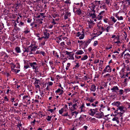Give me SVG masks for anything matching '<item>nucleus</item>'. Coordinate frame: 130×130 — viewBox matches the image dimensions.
<instances>
[{"label": "nucleus", "mask_w": 130, "mask_h": 130, "mask_svg": "<svg viewBox=\"0 0 130 130\" xmlns=\"http://www.w3.org/2000/svg\"><path fill=\"white\" fill-rule=\"evenodd\" d=\"M73 11L74 12L78 15H81L82 14V12L80 8L77 7V6H75L73 7Z\"/></svg>", "instance_id": "f257e3e1"}, {"label": "nucleus", "mask_w": 130, "mask_h": 130, "mask_svg": "<svg viewBox=\"0 0 130 130\" xmlns=\"http://www.w3.org/2000/svg\"><path fill=\"white\" fill-rule=\"evenodd\" d=\"M29 46L30 48V50L34 52L36 51V49H37L38 47V46L36 45L34 42H32Z\"/></svg>", "instance_id": "f03ea898"}, {"label": "nucleus", "mask_w": 130, "mask_h": 130, "mask_svg": "<svg viewBox=\"0 0 130 130\" xmlns=\"http://www.w3.org/2000/svg\"><path fill=\"white\" fill-rule=\"evenodd\" d=\"M95 14V10H90L89 12V14L88 15V16H89L90 18L94 19L96 17V15Z\"/></svg>", "instance_id": "7ed1b4c3"}, {"label": "nucleus", "mask_w": 130, "mask_h": 130, "mask_svg": "<svg viewBox=\"0 0 130 130\" xmlns=\"http://www.w3.org/2000/svg\"><path fill=\"white\" fill-rule=\"evenodd\" d=\"M105 11H103L100 12L97 16H96V18L98 20H102L103 17L105 15Z\"/></svg>", "instance_id": "20e7f679"}, {"label": "nucleus", "mask_w": 130, "mask_h": 130, "mask_svg": "<svg viewBox=\"0 0 130 130\" xmlns=\"http://www.w3.org/2000/svg\"><path fill=\"white\" fill-rule=\"evenodd\" d=\"M113 16L116 18L118 20H123V17L120 14L119 12L113 14Z\"/></svg>", "instance_id": "39448f33"}, {"label": "nucleus", "mask_w": 130, "mask_h": 130, "mask_svg": "<svg viewBox=\"0 0 130 130\" xmlns=\"http://www.w3.org/2000/svg\"><path fill=\"white\" fill-rule=\"evenodd\" d=\"M112 69L111 68L110 66L109 65H107L106 67L103 71L102 72V74H103L106 72H111Z\"/></svg>", "instance_id": "423d86ee"}, {"label": "nucleus", "mask_w": 130, "mask_h": 130, "mask_svg": "<svg viewBox=\"0 0 130 130\" xmlns=\"http://www.w3.org/2000/svg\"><path fill=\"white\" fill-rule=\"evenodd\" d=\"M98 109L95 108V109H90L89 111L90 112V115L92 116H94L96 113V112H98Z\"/></svg>", "instance_id": "0eeeda50"}, {"label": "nucleus", "mask_w": 130, "mask_h": 130, "mask_svg": "<svg viewBox=\"0 0 130 130\" xmlns=\"http://www.w3.org/2000/svg\"><path fill=\"white\" fill-rule=\"evenodd\" d=\"M104 116V113L102 112L96 113L95 115V117L98 118H102Z\"/></svg>", "instance_id": "6e6552de"}, {"label": "nucleus", "mask_w": 130, "mask_h": 130, "mask_svg": "<svg viewBox=\"0 0 130 130\" xmlns=\"http://www.w3.org/2000/svg\"><path fill=\"white\" fill-rule=\"evenodd\" d=\"M29 64L31 67L32 68L34 69L36 68L37 67H38L37 66V63L36 62H34L32 63L29 62Z\"/></svg>", "instance_id": "1a4fd4ad"}, {"label": "nucleus", "mask_w": 130, "mask_h": 130, "mask_svg": "<svg viewBox=\"0 0 130 130\" xmlns=\"http://www.w3.org/2000/svg\"><path fill=\"white\" fill-rule=\"evenodd\" d=\"M119 88L117 86H114L111 89V90L112 91V92L117 93L118 91L119 90Z\"/></svg>", "instance_id": "9d476101"}, {"label": "nucleus", "mask_w": 130, "mask_h": 130, "mask_svg": "<svg viewBox=\"0 0 130 130\" xmlns=\"http://www.w3.org/2000/svg\"><path fill=\"white\" fill-rule=\"evenodd\" d=\"M66 54L68 55L71 59H74V58L73 57V55L74 54L73 53L72 54L71 52H69L68 51H66Z\"/></svg>", "instance_id": "9b49d317"}, {"label": "nucleus", "mask_w": 130, "mask_h": 130, "mask_svg": "<svg viewBox=\"0 0 130 130\" xmlns=\"http://www.w3.org/2000/svg\"><path fill=\"white\" fill-rule=\"evenodd\" d=\"M86 115H81L79 118V119L80 122L84 121L85 120V119L86 118Z\"/></svg>", "instance_id": "f8f14e48"}, {"label": "nucleus", "mask_w": 130, "mask_h": 130, "mask_svg": "<svg viewBox=\"0 0 130 130\" xmlns=\"http://www.w3.org/2000/svg\"><path fill=\"white\" fill-rule=\"evenodd\" d=\"M117 115L115 114L114 117L112 118V120L113 121H116L117 123L118 124L119 123L120 119L118 117L116 116Z\"/></svg>", "instance_id": "ddd939ff"}, {"label": "nucleus", "mask_w": 130, "mask_h": 130, "mask_svg": "<svg viewBox=\"0 0 130 130\" xmlns=\"http://www.w3.org/2000/svg\"><path fill=\"white\" fill-rule=\"evenodd\" d=\"M71 15V13L69 12H66L64 16V19L65 20H66L70 17Z\"/></svg>", "instance_id": "4468645a"}, {"label": "nucleus", "mask_w": 130, "mask_h": 130, "mask_svg": "<svg viewBox=\"0 0 130 130\" xmlns=\"http://www.w3.org/2000/svg\"><path fill=\"white\" fill-rule=\"evenodd\" d=\"M85 104L83 103L79 108L80 109V112H84L85 111Z\"/></svg>", "instance_id": "2eb2a0df"}, {"label": "nucleus", "mask_w": 130, "mask_h": 130, "mask_svg": "<svg viewBox=\"0 0 130 130\" xmlns=\"http://www.w3.org/2000/svg\"><path fill=\"white\" fill-rule=\"evenodd\" d=\"M121 103L119 101H117L116 102H114L112 104V105L117 107H118L119 105Z\"/></svg>", "instance_id": "dca6fc26"}, {"label": "nucleus", "mask_w": 130, "mask_h": 130, "mask_svg": "<svg viewBox=\"0 0 130 130\" xmlns=\"http://www.w3.org/2000/svg\"><path fill=\"white\" fill-rule=\"evenodd\" d=\"M96 86L94 85H92L90 88V90L91 91L95 92L96 90Z\"/></svg>", "instance_id": "f3484780"}, {"label": "nucleus", "mask_w": 130, "mask_h": 130, "mask_svg": "<svg viewBox=\"0 0 130 130\" xmlns=\"http://www.w3.org/2000/svg\"><path fill=\"white\" fill-rule=\"evenodd\" d=\"M110 19L111 20V21L113 23V24H112V25L114 23L116 22L117 21V19L115 18L114 16H111L110 18Z\"/></svg>", "instance_id": "a211bd4d"}, {"label": "nucleus", "mask_w": 130, "mask_h": 130, "mask_svg": "<svg viewBox=\"0 0 130 130\" xmlns=\"http://www.w3.org/2000/svg\"><path fill=\"white\" fill-rule=\"evenodd\" d=\"M103 18V21L104 22L106 23H108V24L110 25H112V24H111V23L110 22H108L109 20L108 18Z\"/></svg>", "instance_id": "6ab92c4d"}, {"label": "nucleus", "mask_w": 130, "mask_h": 130, "mask_svg": "<svg viewBox=\"0 0 130 130\" xmlns=\"http://www.w3.org/2000/svg\"><path fill=\"white\" fill-rule=\"evenodd\" d=\"M44 34L45 36L44 38L45 39H48V38L50 37V34L48 32H44Z\"/></svg>", "instance_id": "aec40b11"}, {"label": "nucleus", "mask_w": 130, "mask_h": 130, "mask_svg": "<svg viewBox=\"0 0 130 130\" xmlns=\"http://www.w3.org/2000/svg\"><path fill=\"white\" fill-rule=\"evenodd\" d=\"M85 42V47H87V45L89 44L90 42V39H88L85 41H84Z\"/></svg>", "instance_id": "412c9836"}, {"label": "nucleus", "mask_w": 130, "mask_h": 130, "mask_svg": "<svg viewBox=\"0 0 130 130\" xmlns=\"http://www.w3.org/2000/svg\"><path fill=\"white\" fill-rule=\"evenodd\" d=\"M100 30L101 31H100L99 32V35H100L102 34L103 32V31H105L106 30L104 28L103 26L100 27Z\"/></svg>", "instance_id": "4be33fe9"}, {"label": "nucleus", "mask_w": 130, "mask_h": 130, "mask_svg": "<svg viewBox=\"0 0 130 130\" xmlns=\"http://www.w3.org/2000/svg\"><path fill=\"white\" fill-rule=\"evenodd\" d=\"M93 4H95V5L99 6L101 4V1H95L93 2Z\"/></svg>", "instance_id": "5701e85b"}, {"label": "nucleus", "mask_w": 130, "mask_h": 130, "mask_svg": "<svg viewBox=\"0 0 130 130\" xmlns=\"http://www.w3.org/2000/svg\"><path fill=\"white\" fill-rule=\"evenodd\" d=\"M84 53L83 52V51L82 50H78L76 52L75 54L77 55H82Z\"/></svg>", "instance_id": "b1692460"}, {"label": "nucleus", "mask_w": 130, "mask_h": 130, "mask_svg": "<svg viewBox=\"0 0 130 130\" xmlns=\"http://www.w3.org/2000/svg\"><path fill=\"white\" fill-rule=\"evenodd\" d=\"M15 50L16 53H20L21 52L20 48L18 46L16 47L15 48Z\"/></svg>", "instance_id": "393cba45"}, {"label": "nucleus", "mask_w": 130, "mask_h": 130, "mask_svg": "<svg viewBox=\"0 0 130 130\" xmlns=\"http://www.w3.org/2000/svg\"><path fill=\"white\" fill-rule=\"evenodd\" d=\"M28 99H29V96L27 95L24 96L23 97V100L25 102Z\"/></svg>", "instance_id": "a878e982"}, {"label": "nucleus", "mask_w": 130, "mask_h": 130, "mask_svg": "<svg viewBox=\"0 0 130 130\" xmlns=\"http://www.w3.org/2000/svg\"><path fill=\"white\" fill-rule=\"evenodd\" d=\"M119 92L117 93V94L119 95H121L123 94L124 92L123 90L120 89L119 91Z\"/></svg>", "instance_id": "bb28decb"}, {"label": "nucleus", "mask_w": 130, "mask_h": 130, "mask_svg": "<svg viewBox=\"0 0 130 130\" xmlns=\"http://www.w3.org/2000/svg\"><path fill=\"white\" fill-rule=\"evenodd\" d=\"M40 82L39 79H37L36 78H35V82L34 83V84H38L39 82Z\"/></svg>", "instance_id": "cd10ccee"}, {"label": "nucleus", "mask_w": 130, "mask_h": 130, "mask_svg": "<svg viewBox=\"0 0 130 130\" xmlns=\"http://www.w3.org/2000/svg\"><path fill=\"white\" fill-rule=\"evenodd\" d=\"M130 54L128 53H127L126 54H125L124 56V58L126 59H128L130 58Z\"/></svg>", "instance_id": "c85d7f7f"}, {"label": "nucleus", "mask_w": 130, "mask_h": 130, "mask_svg": "<svg viewBox=\"0 0 130 130\" xmlns=\"http://www.w3.org/2000/svg\"><path fill=\"white\" fill-rule=\"evenodd\" d=\"M72 107H73V110H76L77 109V107H78L77 106V104L75 103V104H73L72 105Z\"/></svg>", "instance_id": "c756f323"}, {"label": "nucleus", "mask_w": 130, "mask_h": 130, "mask_svg": "<svg viewBox=\"0 0 130 130\" xmlns=\"http://www.w3.org/2000/svg\"><path fill=\"white\" fill-rule=\"evenodd\" d=\"M75 63L76 64L75 66L74 67L73 69H76L79 67L80 66V65L79 63Z\"/></svg>", "instance_id": "7c9ffc66"}, {"label": "nucleus", "mask_w": 130, "mask_h": 130, "mask_svg": "<svg viewBox=\"0 0 130 130\" xmlns=\"http://www.w3.org/2000/svg\"><path fill=\"white\" fill-rule=\"evenodd\" d=\"M33 69L35 70L34 71L36 74H38V73L39 72V67H37L36 68H35V69Z\"/></svg>", "instance_id": "2f4dec72"}, {"label": "nucleus", "mask_w": 130, "mask_h": 130, "mask_svg": "<svg viewBox=\"0 0 130 130\" xmlns=\"http://www.w3.org/2000/svg\"><path fill=\"white\" fill-rule=\"evenodd\" d=\"M124 107H123L122 106H119L117 108V109H118V110L119 109L120 110V111H121V112H123V109L124 108Z\"/></svg>", "instance_id": "473e14b6"}, {"label": "nucleus", "mask_w": 130, "mask_h": 130, "mask_svg": "<svg viewBox=\"0 0 130 130\" xmlns=\"http://www.w3.org/2000/svg\"><path fill=\"white\" fill-rule=\"evenodd\" d=\"M53 53L54 55L55 56H56L57 58H59V56L58 55V54L57 52L55 51H53Z\"/></svg>", "instance_id": "72a5a7b5"}, {"label": "nucleus", "mask_w": 130, "mask_h": 130, "mask_svg": "<svg viewBox=\"0 0 130 130\" xmlns=\"http://www.w3.org/2000/svg\"><path fill=\"white\" fill-rule=\"evenodd\" d=\"M111 27V26L110 25L108 26L105 29V31H106L107 32H108L109 31V30Z\"/></svg>", "instance_id": "f704fd0d"}, {"label": "nucleus", "mask_w": 130, "mask_h": 130, "mask_svg": "<svg viewBox=\"0 0 130 130\" xmlns=\"http://www.w3.org/2000/svg\"><path fill=\"white\" fill-rule=\"evenodd\" d=\"M94 24H91L88 23V28L91 29L93 27Z\"/></svg>", "instance_id": "c9c22d12"}, {"label": "nucleus", "mask_w": 130, "mask_h": 130, "mask_svg": "<svg viewBox=\"0 0 130 130\" xmlns=\"http://www.w3.org/2000/svg\"><path fill=\"white\" fill-rule=\"evenodd\" d=\"M88 57L87 55H85L81 59V60H84L87 59Z\"/></svg>", "instance_id": "e433bc0d"}, {"label": "nucleus", "mask_w": 130, "mask_h": 130, "mask_svg": "<svg viewBox=\"0 0 130 130\" xmlns=\"http://www.w3.org/2000/svg\"><path fill=\"white\" fill-rule=\"evenodd\" d=\"M86 100H88V101H89L90 103H92L94 101V99H92V98L91 99L90 98H88Z\"/></svg>", "instance_id": "4c0bfd02"}, {"label": "nucleus", "mask_w": 130, "mask_h": 130, "mask_svg": "<svg viewBox=\"0 0 130 130\" xmlns=\"http://www.w3.org/2000/svg\"><path fill=\"white\" fill-rule=\"evenodd\" d=\"M52 117V116H47V117L46 118V119L47 121H51Z\"/></svg>", "instance_id": "58836bf2"}, {"label": "nucleus", "mask_w": 130, "mask_h": 130, "mask_svg": "<svg viewBox=\"0 0 130 130\" xmlns=\"http://www.w3.org/2000/svg\"><path fill=\"white\" fill-rule=\"evenodd\" d=\"M100 7L101 8L104 9H106V5L105 4H103L102 6H101Z\"/></svg>", "instance_id": "ea45409f"}, {"label": "nucleus", "mask_w": 130, "mask_h": 130, "mask_svg": "<svg viewBox=\"0 0 130 130\" xmlns=\"http://www.w3.org/2000/svg\"><path fill=\"white\" fill-rule=\"evenodd\" d=\"M71 64L69 63H68L67 65V66L66 67V70H68L69 69V68L70 67V65H71Z\"/></svg>", "instance_id": "a19ab883"}, {"label": "nucleus", "mask_w": 130, "mask_h": 130, "mask_svg": "<svg viewBox=\"0 0 130 130\" xmlns=\"http://www.w3.org/2000/svg\"><path fill=\"white\" fill-rule=\"evenodd\" d=\"M84 37V34H82L79 36V38L80 39H83Z\"/></svg>", "instance_id": "79ce46f5"}, {"label": "nucleus", "mask_w": 130, "mask_h": 130, "mask_svg": "<svg viewBox=\"0 0 130 130\" xmlns=\"http://www.w3.org/2000/svg\"><path fill=\"white\" fill-rule=\"evenodd\" d=\"M23 50L24 53H25V52H27V53H28V50H27L26 47H23Z\"/></svg>", "instance_id": "37998d69"}, {"label": "nucleus", "mask_w": 130, "mask_h": 130, "mask_svg": "<svg viewBox=\"0 0 130 130\" xmlns=\"http://www.w3.org/2000/svg\"><path fill=\"white\" fill-rule=\"evenodd\" d=\"M94 21H93L91 20L90 19L89 21H88V23L91 24H94L95 23L93 22Z\"/></svg>", "instance_id": "c03bdc74"}, {"label": "nucleus", "mask_w": 130, "mask_h": 130, "mask_svg": "<svg viewBox=\"0 0 130 130\" xmlns=\"http://www.w3.org/2000/svg\"><path fill=\"white\" fill-rule=\"evenodd\" d=\"M96 6V5H95V4H93V5L91 7L92 8H91L90 9L91 10H95L94 9H95V6Z\"/></svg>", "instance_id": "a18cd8bd"}, {"label": "nucleus", "mask_w": 130, "mask_h": 130, "mask_svg": "<svg viewBox=\"0 0 130 130\" xmlns=\"http://www.w3.org/2000/svg\"><path fill=\"white\" fill-rule=\"evenodd\" d=\"M64 111V109L62 108L61 109L59 110V112L60 114H62Z\"/></svg>", "instance_id": "49530a36"}, {"label": "nucleus", "mask_w": 130, "mask_h": 130, "mask_svg": "<svg viewBox=\"0 0 130 130\" xmlns=\"http://www.w3.org/2000/svg\"><path fill=\"white\" fill-rule=\"evenodd\" d=\"M24 25V23L22 22H20V23L19 24V25L20 27L23 26Z\"/></svg>", "instance_id": "de8ad7c7"}, {"label": "nucleus", "mask_w": 130, "mask_h": 130, "mask_svg": "<svg viewBox=\"0 0 130 130\" xmlns=\"http://www.w3.org/2000/svg\"><path fill=\"white\" fill-rule=\"evenodd\" d=\"M112 45H109L106 48V50H109L110 49L112 48Z\"/></svg>", "instance_id": "09e8293b"}, {"label": "nucleus", "mask_w": 130, "mask_h": 130, "mask_svg": "<svg viewBox=\"0 0 130 130\" xmlns=\"http://www.w3.org/2000/svg\"><path fill=\"white\" fill-rule=\"evenodd\" d=\"M105 1V3L108 5L109 4L110 2V0H104Z\"/></svg>", "instance_id": "8fccbe9b"}, {"label": "nucleus", "mask_w": 130, "mask_h": 130, "mask_svg": "<svg viewBox=\"0 0 130 130\" xmlns=\"http://www.w3.org/2000/svg\"><path fill=\"white\" fill-rule=\"evenodd\" d=\"M45 14V13H40V14L41 16V18H43L45 17V16H44V15Z\"/></svg>", "instance_id": "3c124183"}, {"label": "nucleus", "mask_w": 130, "mask_h": 130, "mask_svg": "<svg viewBox=\"0 0 130 130\" xmlns=\"http://www.w3.org/2000/svg\"><path fill=\"white\" fill-rule=\"evenodd\" d=\"M98 44V41H94L93 45L94 46H95Z\"/></svg>", "instance_id": "603ef678"}, {"label": "nucleus", "mask_w": 130, "mask_h": 130, "mask_svg": "<svg viewBox=\"0 0 130 130\" xmlns=\"http://www.w3.org/2000/svg\"><path fill=\"white\" fill-rule=\"evenodd\" d=\"M38 115H39V116L41 117H42L43 115L41 111H39V112Z\"/></svg>", "instance_id": "864d4df0"}, {"label": "nucleus", "mask_w": 130, "mask_h": 130, "mask_svg": "<svg viewBox=\"0 0 130 130\" xmlns=\"http://www.w3.org/2000/svg\"><path fill=\"white\" fill-rule=\"evenodd\" d=\"M24 69L26 70L28 68H29V66L28 65H25L24 67Z\"/></svg>", "instance_id": "5fc2aeb1"}, {"label": "nucleus", "mask_w": 130, "mask_h": 130, "mask_svg": "<svg viewBox=\"0 0 130 130\" xmlns=\"http://www.w3.org/2000/svg\"><path fill=\"white\" fill-rule=\"evenodd\" d=\"M78 112L76 111H75L74 112H73L72 113V116H73L74 115V114L75 113L76 115V116H77L78 114Z\"/></svg>", "instance_id": "6e6d98bb"}, {"label": "nucleus", "mask_w": 130, "mask_h": 130, "mask_svg": "<svg viewBox=\"0 0 130 130\" xmlns=\"http://www.w3.org/2000/svg\"><path fill=\"white\" fill-rule=\"evenodd\" d=\"M59 16V15L58 14H54L53 15V17L55 18L56 17H58Z\"/></svg>", "instance_id": "4d7b16f0"}, {"label": "nucleus", "mask_w": 130, "mask_h": 130, "mask_svg": "<svg viewBox=\"0 0 130 130\" xmlns=\"http://www.w3.org/2000/svg\"><path fill=\"white\" fill-rule=\"evenodd\" d=\"M110 77V74L109 73H108L104 76V77Z\"/></svg>", "instance_id": "13d9d810"}, {"label": "nucleus", "mask_w": 130, "mask_h": 130, "mask_svg": "<svg viewBox=\"0 0 130 130\" xmlns=\"http://www.w3.org/2000/svg\"><path fill=\"white\" fill-rule=\"evenodd\" d=\"M53 20L52 23L53 24V25H55L56 24V23L55 22V21L54 19H53Z\"/></svg>", "instance_id": "bf43d9fd"}, {"label": "nucleus", "mask_w": 130, "mask_h": 130, "mask_svg": "<svg viewBox=\"0 0 130 130\" xmlns=\"http://www.w3.org/2000/svg\"><path fill=\"white\" fill-rule=\"evenodd\" d=\"M11 71L13 72L16 73L17 69L12 68V67H11Z\"/></svg>", "instance_id": "052dcab7"}, {"label": "nucleus", "mask_w": 130, "mask_h": 130, "mask_svg": "<svg viewBox=\"0 0 130 130\" xmlns=\"http://www.w3.org/2000/svg\"><path fill=\"white\" fill-rule=\"evenodd\" d=\"M35 35L36 36L38 37L39 38L40 35V33L38 32L36 33L35 34Z\"/></svg>", "instance_id": "680f3d73"}, {"label": "nucleus", "mask_w": 130, "mask_h": 130, "mask_svg": "<svg viewBox=\"0 0 130 130\" xmlns=\"http://www.w3.org/2000/svg\"><path fill=\"white\" fill-rule=\"evenodd\" d=\"M17 65V67H16V68H17L19 69L20 68V65L19 63H17L16 64Z\"/></svg>", "instance_id": "e2e57ef3"}, {"label": "nucleus", "mask_w": 130, "mask_h": 130, "mask_svg": "<svg viewBox=\"0 0 130 130\" xmlns=\"http://www.w3.org/2000/svg\"><path fill=\"white\" fill-rule=\"evenodd\" d=\"M80 85L82 87H83L84 86H85V82H84V83H80Z\"/></svg>", "instance_id": "0e129e2a"}, {"label": "nucleus", "mask_w": 130, "mask_h": 130, "mask_svg": "<svg viewBox=\"0 0 130 130\" xmlns=\"http://www.w3.org/2000/svg\"><path fill=\"white\" fill-rule=\"evenodd\" d=\"M99 62V59H96L94 61V63L96 64L98 63Z\"/></svg>", "instance_id": "69168bd1"}, {"label": "nucleus", "mask_w": 130, "mask_h": 130, "mask_svg": "<svg viewBox=\"0 0 130 130\" xmlns=\"http://www.w3.org/2000/svg\"><path fill=\"white\" fill-rule=\"evenodd\" d=\"M4 100L5 101H8V99L7 96H5L4 97Z\"/></svg>", "instance_id": "338daca9"}, {"label": "nucleus", "mask_w": 130, "mask_h": 130, "mask_svg": "<svg viewBox=\"0 0 130 130\" xmlns=\"http://www.w3.org/2000/svg\"><path fill=\"white\" fill-rule=\"evenodd\" d=\"M61 90V89L60 88L56 90L55 91V93H58Z\"/></svg>", "instance_id": "774afa93"}]
</instances>
